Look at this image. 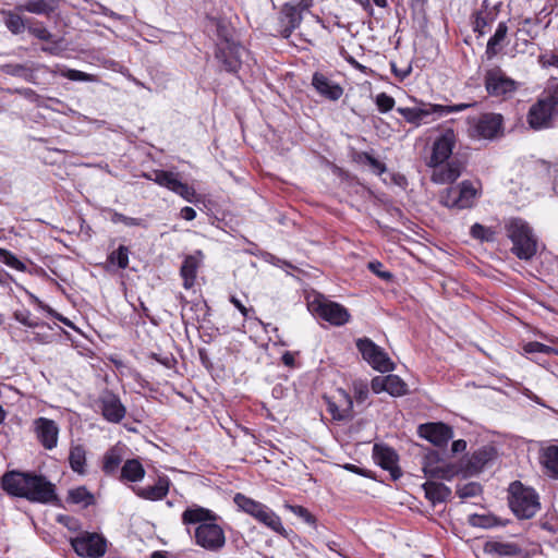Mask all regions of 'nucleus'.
Wrapping results in <instances>:
<instances>
[{
    "label": "nucleus",
    "mask_w": 558,
    "mask_h": 558,
    "mask_svg": "<svg viewBox=\"0 0 558 558\" xmlns=\"http://www.w3.org/2000/svg\"><path fill=\"white\" fill-rule=\"evenodd\" d=\"M553 114L554 111L546 106V102L538 99L529 110L527 123L534 130L548 128Z\"/></svg>",
    "instance_id": "obj_24"
},
{
    "label": "nucleus",
    "mask_w": 558,
    "mask_h": 558,
    "mask_svg": "<svg viewBox=\"0 0 558 558\" xmlns=\"http://www.w3.org/2000/svg\"><path fill=\"white\" fill-rule=\"evenodd\" d=\"M539 62L543 64V66L558 68V53H551L549 56H541Z\"/></svg>",
    "instance_id": "obj_58"
},
{
    "label": "nucleus",
    "mask_w": 558,
    "mask_h": 558,
    "mask_svg": "<svg viewBox=\"0 0 558 558\" xmlns=\"http://www.w3.org/2000/svg\"><path fill=\"white\" fill-rule=\"evenodd\" d=\"M39 69L49 70V68L44 64H36L34 66H27L26 64H19V63L4 64L1 70L4 74L22 77L26 82L35 84L36 77H35L34 72Z\"/></svg>",
    "instance_id": "obj_31"
},
{
    "label": "nucleus",
    "mask_w": 558,
    "mask_h": 558,
    "mask_svg": "<svg viewBox=\"0 0 558 558\" xmlns=\"http://www.w3.org/2000/svg\"><path fill=\"white\" fill-rule=\"evenodd\" d=\"M466 449V441L463 439L454 440L451 446L453 453L462 452Z\"/></svg>",
    "instance_id": "obj_62"
},
{
    "label": "nucleus",
    "mask_w": 558,
    "mask_h": 558,
    "mask_svg": "<svg viewBox=\"0 0 558 558\" xmlns=\"http://www.w3.org/2000/svg\"><path fill=\"white\" fill-rule=\"evenodd\" d=\"M245 52V49L239 43H234L231 44L229 48L225 49L223 58L218 56V48L216 49L215 54L226 71L235 73L242 64V57Z\"/></svg>",
    "instance_id": "obj_25"
},
{
    "label": "nucleus",
    "mask_w": 558,
    "mask_h": 558,
    "mask_svg": "<svg viewBox=\"0 0 558 558\" xmlns=\"http://www.w3.org/2000/svg\"><path fill=\"white\" fill-rule=\"evenodd\" d=\"M0 259L8 266L20 270L25 271L26 266L23 262H21L14 254H12L10 251L0 248Z\"/></svg>",
    "instance_id": "obj_47"
},
{
    "label": "nucleus",
    "mask_w": 558,
    "mask_h": 558,
    "mask_svg": "<svg viewBox=\"0 0 558 558\" xmlns=\"http://www.w3.org/2000/svg\"><path fill=\"white\" fill-rule=\"evenodd\" d=\"M16 318L24 326L32 327V328L38 326V323L33 320V319H31L28 316H19V315H16Z\"/></svg>",
    "instance_id": "obj_63"
},
{
    "label": "nucleus",
    "mask_w": 558,
    "mask_h": 558,
    "mask_svg": "<svg viewBox=\"0 0 558 558\" xmlns=\"http://www.w3.org/2000/svg\"><path fill=\"white\" fill-rule=\"evenodd\" d=\"M215 27H216V35H217V44L216 47H218V56L223 58V51L226 48H229L231 44L236 43L234 38V29L230 25L229 22L220 19H216L213 21Z\"/></svg>",
    "instance_id": "obj_27"
},
{
    "label": "nucleus",
    "mask_w": 558,
    "mask_h": 558,
    "mask_svg": "<svg viewBox=\"0 0 558 558\" xmlns=\"http://www.w3.org/2000/svg\"><path fill=\"white\" fill-rule=\"evenodd\" d=\"M492 550L501 556H513L518 553V548L515 545L499 542L492 544Z\"/></svg>",
    "instance_id": "obj_51"
},
{
    "label": "nucleus",
    "mask_w": 558,
    "mask_h": 558,
    "mask_svg": "<svg viewBox=\"0 0 558 558\" xmlns=\"http://www.w3.org/2000/svg\"><path fill=\"white\" fill-rule=\"evenodd\" d=\"M59 2L60 0H29L15 9L20 12L49 15L59 8Z\"/></svg>",
    "instance_id": "obj_30"
},
{
    "label": "nucleus",
    "mask_w": 558,
    "mask_h": 558,
    "mask_svg": "<svg viewBox=\"0 0 558 558\" xmlns=\"http://www.w3.org/2000/svg\"><path fill=\"white\" fill-rule=\"evenodd\" d=\"M541 463L546 470V474L558 480V446L551 445L542 450Z\"/></svg>",
    "instance_id": "obj_33"
},
{
    "label": "nucleus",
    "mask_w": 558,
    "mask_h": 558,
    "mask_svg": "<svg viewBox=\"0 0 558 558\" xmlns=\"http://www.w3.org/2000/svg\"><path fill=\"white\" fill-rule=\"evenodd\" d=\"M368 397V387L363 383L354 384V398L357 402L366 401Z\"/></svg>",
    "instance_id": "obj_56"
},
{
    "label": "nucleus",
    "mask_w": 558,
    "mask_h": 558,
    "mask_svg": "<svg viewBox=\"0 0 558 558\" xmlns=\"http://www.w3.org/2000/svg\"><path fill=\"white\" fill-rule=\"evenodd\" d=\"M505 229L512 242L511 252L520 259L529 260L537 252V241L531 227L521 218H510Z\"/></svg>",
    "instance_id": "obj_2"
},
{
    "label": "nucleus",
    "mask_w": 558,
    "mask_h": 558,
    "mask_svg": "<svg viewBox=\"0 0 558 558\" xmlns=\"http://www.w3.org/2000/svg\"><path fill=\"white\" fill-rule=\"evenodd\" d=\"M129 254L130 250L124 245H120L108 255V263L116 265L120 269H125L129 266Z\"/></svg>",
    "instance_id": "obj_40"
},
{
    "label": "nucleus",
    "mask_w": 558,
    "mask_h": 558,
    "mask_svg": "<svg viewBox=\"0 0 558 558\" xmlns=\"http://www.w3.org/2000/svg\"><path fill=\"white\" fill-rule=\"evenodd\" d=\"M496 450L492 446H484L480 448L478 450L474 451L473 454L470 457L468 464H466V471L470 474H476L480 473L488 462H490L493 459H495Z\"/></svg>",
    "instance_id": "obj_28"
},
{
    "label": "nucleus",
    "mask_w": 558,
    "mask_h": 558,
    "mask_svg": "<svg viewBox=\"0 0 558 558\" xmlns=\"http://www.w3.org/2000/svg\"><path fill=\"white\" fill-rule=\"evenodd\" d=\"M470 234L473 239L480 240L481 242H494L496 240V232L494 229L481 223H474L471 227Z\"/></svg>",
    "instance_id": "obj_41"
},
{
    "label": "nucleus",
    "mask_w": 558,
    "mask_h": 558,
    "mask_svg": "<svg viewBox=\"0 0 558 558\" xmlns=\"http://www.w3.org/2000/svg\"><path fill=\"white\" fill-rule=\"evenodd\" d=\"M69 464L77 474L86 473V449L83 445H72L69 452Z\"/></svg>",
    "instance_id": "obj_35"
},
{
    "label": "nucleus",
    "mask_w": 558,
    "mask_h": 558,
    "mask_svg": "<svg viewBox=\"0 0 558 558\" xmlns=\"http://www.w3.org/2000/svg\"><path fill=\"white\" fill-rule=\"evenodd\" d=\"M313 4V0H300L299 2L292 4L293 7H298L300 10V13L302 14V11L308 10Z\"/></svg>",
    "instance_id": "obj_64"
},
{
    "label": "nucleus",
    "mask_w": 558,
    "mask_h": 558,
    "mask_svg": "<svg viewBox=\"0 0 558 558\" xmlns=\"http://www.w3.org/2000/svg\"><path fill=\"white\" fill-rule=\"evenodd\" d=\"M170 481L167 476H159L154 485L134 488L135 494L146 500H161L169 492Z\"/></svg>",
    "instance_id": "obj_26"
},
{
    "label": "nucleus",
    "mask_w": 558,
    "mask_h": 558,
    "mask_svg": "<svg viewBox=\"0 0 558 558\" xmlns=\"http://www.w3.org/2000/svg\"><path fill=\"white\" fill-rule=\"evenodd\" d=\"M181 218L184 220L191 221L196 217V211L192 207H183L180 211Z\"/></svg>",
    "instance_id": "obj_60"
},
{
    "label": "nucleus",
    "mask_w": 558,
    "mask_h": 558,
    "mask_svg": "<svg viewBox=\"0 0 558 558\" xmlns=\"http://www.w3.org/2000/svg\"><path fill=\"white\" fill-rule=\"evenodd\" d=\"M353 401L351 397L342 389L337 391V396L327 399V410L333 420L343 421L352 416Z\"/></svg>",
    "instance_id": "obj_18"
},
{
    "label": "nucleus",
    "mask_w": 558,
    "mask_h": 558,
    "mask_svg": "<svg viewBox=\"0 0 558 558\" xmlns=\"http://www.w3.org/2000/svg\"><path fill=\"white\" fill-rule=\"evenodd\" d=\"M286 508L289 509L294 514H296L298 517L302 518L305 522H307L310 524L315 523V518L306 508H304L302 506H292V505H287Z\"/></svg>",
    "instance_id": "obj_53"
},
{
    "label": "nucleus",
    "mask_w": 558,
    "mask_h": 558,
    "mask_svg": "<svg viewBox=\"0 0 558 558\" xmlns=\"http://www.w3.org/2000/svg\"><path fill=\"white\" fill-rule=\"evenodd\" d=\"M143 177L172 192L180 181L178 173L159 169L153 170L149 173H144Z\"/></svg>",
    "instance_id": "obj_32"
},
{
    "label": "nucleus",
    "mask_w": 558,
    "mask_h": 558,
    "mask_svg": "<svg viewBox=\"0 0 558 558\" xmlns=\"http://www.w3.org/2000/svg\"><path fill=\"white\" fill-rule=\"evenodd\" d=\"M98 407L102 417L110 423H120L125 417V407L120 398L109 390H105L99 396Z\"/></svg>",
    "instance_id": "obj_13"
},
{
    "label": "nucleus",
    "mask_w": 558,
    "mask_h": 558,
    "mask_svg": "<svg viewBox=\"0 0 558 558\" xmlns=\"http://www.w3.org/2000/svg\"><path fill=\"white\" fill-rule=\"evenodd\" d=\"M49 72H51L52 74L59 73L61 76L66 77L71 81L94 82L96 80L95 75L74 69H62L60 71L49 70Z\"/></svg>",
    "instance_id": "obj_44"
},
{
    "label": "nucleus",
    "mask_w": 558,
    "mask_h": 558,
    "mask_svg": "<svg viewBox=\"0 0 558 558\" xmlns=\"http://www.w3.org/2000/svg\"><path fill=\"white\" fill-rule=\"evenodd\" d=\"M230 302L241 312V314L243 315V317H248V312L251 310H248L247 307H245L242 302L240 300H238L235 296H231L230 298Z\"/></svg>",
    "instance_id": "obj_59"
},
{
    "label": "nucleus",
    "mask_w": 558,
    "mask_h": 558,
    "mask_svg": "<svg viewBox=\"0 0 558 558\" xmlns=\"http://www.w3.org/2000/svg\"><path fill=\"white\" fill-rule=\"evenodd\" d=\"M477 190L472 182L463 181L458 186H451L439 194V202L448 208L464 209L473 206Z\"/></svg>",
    "instance_id": "obj_7"
},
{
    "label": "nucleus",
    "mask_w": 558,
    "mask_h": 558,
    "mask_svg": "<svg viewBox=\"0 0 558 558\" xmlns=\"http://www.w3.org/2000/svg\"><path fill=\"white\" fill-rule=\"evenodd\" d=\"M234 502L242 511L253 517L259 523L264 524L280 535L286 534V529L282 525L280 517L277 515L266 505L248 498L242 494H236L234 496Z\"/></svg>",
    "instance_id": "obj_4"
},
{
    "label": "nucleus",
    "mask_w": 558,
    "mask_h": 558,
    "mask_svg": "<svg viewBox=\"0 0 558 558\" xmlns=\"http://www.w3.org/2000/svg\"><path fill=\"white\" fill-rule=\"evenodd\" d=\"M469 124L472 137L493 140L501 132L502 117L497 113H483L469 119Z\"/></svg>",
    "instance_id": "obj_11"
},
{
    "label": "nucleus",
    "mask_w": 558,
    "mask_h": 558,
    "mask_svg": "<svg viewBox=\"0 0 558 558\" xmlns=\"http://www.w3.org/2000/svg\"><path fill=\"white\" fill-rule=\"evenodd\" d=\"M539 100L545 101L546 106L555 112L558 106V82L556 80L549 81L545 89V96Z\"/></svg>",
    "instance_id": "obj_45"
},
{
    "label": "nucleus",
    "mask_w": 558,
    "mask_h": 558,
    "mask_svg": "<svg viewBox=\"0 0 558 558\" xmlns=\"http://www.w3.org/2000/svg\"><path fill=\"white\" fill-rule=\"evenodd\" d=\"M74 551L84 558H100L107 551V539L96 532H81L71 538Z\"/></svg>",
    "instance_id": "obj_6"
},
{
    "label": "nucleus",
    "mask_w": 558,
    "mask_h": 558,
    "mask_svg": "<svg viewBox=\"0 0 558 558\" xmlns=\"http://www.w3.org/2000/svg\"><path fill=\"white\" fill-rule=\"evenodd\" d=\"M204 255L202 251H196L194 254L186 255L180 268V275L183 279L184 289H191L197 276V270L203 262Z\"/></svg>",
    "instance_id": "obj_22"
},
{
    "label": "nucleus",
    "mask_w": 558,
    "mask_h": 558,
    "mask_svg": "<svg viewBox=\"0 0 558 558\" xmlns=\"http://www.w3.org/2000/svg\"><path fill=\"white\" fill-rule=\"evenodd\" d=\"M485 87L490 96L508 97L515 92L517 82L496 68L486 72Z\"/></svg>",
    "instance_id": "obj_12"
},
{
    "label": "nucleus",
    "mask_w": 558,
    "mask_h": 558,
    "mask_svg": "<svg viewBox=\"0 0 558 558\" xmlns=\"http://www.w3.org/2000/svg\"><path fill=\"white\" fill-rule=\"evenodd\" d=\"M29 476L31 472H5L1 478V487L11 496L24 498Z\"/></svg>",
    "instance_id": "obj_17"
},
{
    "label": "nucleus",
    "mask_w": 558,
    "mask_h": 558,
    "mask_svg": "<svg viewBox=\"0 0 558 558\" xmlns=\"http://www.w3.org/2000/svg\"><path fill=\"white\" fill-rule=\"evenodd\" d=\"M507 33V24L505 22H500L496 28L495 34L489 38L487 43L486 54L488 58H493L498 53L500 45L505 40Z\"/></svg>",
    "instance_id": "obj_37"
},
{
    "label": "nucleus",
    "mask_w": 558,
    "mask_h": 558,
    "mask_svg": "<svg viewBox=\"0 0 558 558\" xmlns=\"http://www.w3.org/2000/svg\"><path fill=\"white\" fill-rule=\"evenodd\" d=\"M313 86L320 95L330 100H338L343 94V89L339 84H336L320 73L313 75Z\"/></svg>",
    "instance_id": "obj_29"
},
{
    "label": "nucleus",
    "mask_w": 558,
    "mask_h": 558,
    "mask_svg": "<svg viewBox=\"0 0 558 558\" xmlns=\"http://www.w3.org/2000/svg\"><path fill=\"white\" fill-rule=\"evenodd\" d=\"M280 34L283 38H289L293 31L298 28L302 22V14L298 7L292 3H286L279 14Z\"/></svg>",
    "instance_id": "obj_20"
},
{
    "label": "nucleus",
    "mask_w": 558,
    "mask_h": 558,
    "mask_svg": "<svg viewBox=\"0 0 558 558\" xmlns=\"http://www.w3.org/2000/svg\"><path fill=\"white\" fill-rule=\"evenodd\" d=\"M376 106L383 113L390 111L395 106V99L386 93L376 96Z\"/></svg>",
    "instance_id": "obj_49"
},
{
    "label": "nucleus",
    "mask_w": 558,
    "mask_h": 558,
    "mask_svg": "<svg viewBox=\"0 0 558 558\" xmlns=\"http://www.w3.org/2000/svg\"><path fill=\"white\" fill-rule=\"evenodd\" d=\"M357 161L362 163H367L377 174H383L386 171L385 163L374 158L368 153H360L357 155Z\"/></svg>",
    "instance_id": "obj_46"
},
{
    "label": "nucleus",
    "mask_w": 558,
    "mask_h": 558,
    "mask_svg": "<svg viewBox=\"0 0 558 558\" xmlns=\"http://www.w3.org/2000/svg\"><path fill=\"white\" fill-rule=\"evenodd\" d=\"M25 499L32 502L50 504L58 499L56 486L44 475L31 473Z\"/></svg>",
    "instance_id": "obj_10"
},
{
    "label": "nucleus",
    "mask_w": 558,
    "mask_h": 558,
    "mask_svg": "<svg viewBox=\"0 0 558 558\" xmlns=\"http://www.w3.org/2000/svg\"><path fill=\"white\" fill-rule=\"evenodd\" d=\"M433 168L432 181L436 184H449L454 182L461 175V163L458 161H450L439 163L437 166H429Z\"/></svg>",
    "instance_id": "obj_23"
},
{
    "label": "nucleus",
    "mask_w": 558,
    "mask_h": 558,
    "mask_svg": "<svg viewBox=\"0 0 558 558\" xmlns=\"http://www.w3.org/2000/svg\"><path fill=\"white\" fill-rule=\"evenodd\" d=\"M481 492V486L476 483H469L458 489L461 498L474 497Z\"/></svg>",
    "instance_id": "obj_54"
},
{
    "label": "nucleus",
    "mask_w": 558,
    "mask_h": 558,
    "mask_svg": "<svg viewBox=\"0 0 558 558\" xmlns=\"http://www.w3.org/2000/svg\"><path fill=\"white\" fill-rule=\"evenodd\" d=\"M122 462V452L118 447L110 448L104 456L102 471L113 474Z\"/></svg>",
    "instance_id": "obj_39"
},
{
    "label": "nucleus",
    "mask_w": 558,
    "mask_h": 558,
    "mask_svg": "<svg viewBox=\"0 0 558 558\" xmlns=\"http://www.w3.org/2000/svg\"><path fill=\"white\" fill-rule=\"evenodd\" d=\"M181 520L187 526L186 531L189 534H191L189 526L197 524L194 530V541L199 547L209 551H218L225 546V532L216 523L217 514L211 510L198 505H192L182 512Z\"/></svg>",
    "instance_id": "obj_1"
},
{
    "label": "nucleus",
    "mask_w": 558,
    "mask_h": 558,
    "mask_svg": "<svg viewBox=\"0 0 558 558\" xmlns=\"http://www.w3.org/2000/svg\"><path fill=\"white\" fill-rule=\"evenodd\" d=\"M4 15H5V20H4L5 26L8 27V29L11 33L17 35V34H21L22 32H24L25 22L21 15L16 14L12 11L4 12Z\"/></svg>",
    "instance_id": "obj_43"
},
{
    "label": "nucleus",
    "mask_w": 558,
    "mask_h": 558,
    "mask_svg": "<svg viewBox=\"0 0 558 558\" xmlns=\"http://www.w3.org/2000/svg\"><path fill=\"white\" fill-rule=\"evenodd\" d=\"M28 32L40 40L49 41L52 38L51 33L44 26L28 27Z\"/></svg>",
    "instance_id": "obj_55"
},
{
    "label": "nucleus",
    "mask_w": 558,
    "mask_h": 558,
    "mask_svg": "<svg viewBox=\"0 0 558 558\" xmlns=\"http://www.w3.org/2000/svg\"><path fill=\"white\" fill-rule=\"evenodd\" d=\"M418 434L437 447L446 446L453 437L452 428L441 422L420 425Z\"/></svg>",
    "instance_id": "obj_16"
},
{
    "label": "nucleus",
    "mask_w": 558,
    "mask_h": 558,
    "mask_svg": "<svg viewBox=\"0 0 558 558\" xmlns=\"http://www.w3.org/2000/svg\"><path fill=\"white\" fill-rule=\"evenodd\" d=\"M509 506L519 519H530L539 510L538 495L521 482H513L509 487Z\"/></svg>",
    "instance_id": "obj_3"
},
{
    "label": "nucleus",
    "mask_w": 558,
    "mask_h": 558,
    "mask_svg": "<svg viewBox=\"0 0 558 558\" xmlns=\"http://www.w3.org/2000/svg\"><path fill=\"white\" fill-rule=\"evenodd\" d=\"M308 310L317 317L335 326H342L350 319V314L344 306L320 295L308 303Z\"/></svg>",
    "instance_id": "obj_8"
},
{
    "label": "nucleus",
    "mask_w": 558,
    "mask_h": 558,
    "mask_svg": "<svg viewBox=\"0 0 558 558\" xmlns=\"http://www.w3.org/2000/svg\"><path fill=\"white\" fill-rule=\"evenodd\" d=\"M356 348L363 359L376 371L386 373L393 369V363L388 354L368 338L356 340Z\"/></svg>",
    "instance_id": "obj_9"
},
{
    "label": "nucleus",
    "mask_w": 558,
    "mask_h": 558,
    "mask_svg": "<svg viewBox=\"0 0 558 558\" xmlns=\"http://www.w3.org/2000/svg\"><path fill=\"white\" fill-rule=\"evenodd\" d=\"M426 498L433 504L444 502L451 495L450 488L445 484L428 481L423 484Z\"/></svg>",
    "instance_id": "obj_34"
},
{
    "label": "nucleus",
    "mask_w": 558,
    "mask_h": 558,
    "mask_svg": "<svg viewBox=\"0 0 558 558\" xmlns=\"http://www.w3.org/2000/svg\"><path fill=\"white\" fill-rule=\"evenodd\" d=\"M145 476L142 463L136 459L126 460L121 469V478L130 482H138Z\"/></svg>",
    "instance_id": "obj_36"
},
{
    "label": "nucleus",
    "mask_w": 558,
    "mask_h": 558,
    "mask_svg": "<svg viewBox=\"0 0 558 558\" xmlns=\"http://www.w3.org/2000/svg\"><path fill=\"white\" fill-rule=\"evenodd\" d=\"M173 193L180 195L182 198H184L189 203H193L196 199V192L194 187L190 186L186 183H183L179 181L177 184Z\"/></svg>",
    "instance_id": "obj_48"
},
{
    "label": "nucleus",
    "mask_w": 558,
    "mask_h": 558,
    "mask_svg": "<svg viewBox=\"0 0 558 558\" xmlns=\"http://www.w3.org/2000/svg\"><path fill=\"white\" fill-rule=\"evenodd\" d=\"M383 264L379 262H371L368 268L381 279H390L392 276L389 271L381 270Z\"/></svg>",
    "instance_id": "obj_57"
},
{
    "label": "nucleus",
    "mask_w": 558,
    "mask_h": 558,
    "mask_svg": "<svg viewBox=\"0 0 558 558\" xmlns=\"http://www.w3.org/2000/svg\"><path fill=\"white\" fill-rule=\"evenodd\" d=\"M373 457L375 462L383 469L389 471L396 480L400 476L399 469L397 468V453L390 447L376 444L373 448Z\"/></svg>",
    "instance_id": "obj_21"
},
{
    "label": "nucleus",
    "mask_w": 558,
    "mask_h": 558,
    "mask_svg": "<svg viewBox=\"0 0 558 558\" xmlns=\"http://www.w3.org/2000/svg\"><path fill=\"white\" fill-rule=\"evenodd\" d=\"M454 146L456 134L451 129H448L435 140L427 166L445 163L451 156Z\"/></svg>",
    "instance_id": "obj_14"
},
{
    "label": "nucleus",
    "mask_w": 558,
    "mask_h": 558,
    "mask_svg": "<svg viewBox=\"0 0 558 558\" xmlns=\"http://www.w3.org/2000/svg\"><path fill=\"white\" fill-rule=\"evenodd\" d=\"M371 386L375 393L386 391L393 397H401L408 391L407 384L397 375L376 376Z\"/></svg>",
    "instance_id": "obj_19"
},
{
    "label": "nucleus",
    "mask_w": 558,
    "mask_h": 558,
    "mask_svg": "<svg viewBox=\"0 0 558 558\" xmlns=\"http://www.w3.org/2000/svg\"><path fill=\"white\" fill-rule=\"evenodd\" d=\"M423 471L426 476L442 480H449L454 474V471L449 465L445 463L437 464L430 461V459L424 464Z\"/></svg>",
    "instance_id": "obj_38"
},
{
    "label": "nucleus",
    "mask_w": 558,
    "mask_h": 558,
    "mask_svg": "<svg viewBox=\"0 0 558 558\" xmlns=\"http://www.w3.org/2000/svg\"><path fill=\"white\" fill-rule=\"evenodd\" d=\"M523 350L525 353H544V354H549L554 351L553 348H550L546 344H543L541 342H537V341L527 342L526 344H524Z\"/></svg>",
    "instance_id": "obj_52"
},
{
    "label": "nucleus",
    "mask_w": 558,
    "mask_h": 558,
    "mask_svg": "<svg viewBox=\"0 0 558 558\" xmlns=\"http://www.w3.org/2000/svg\"><path fill=\"white\" fill-rule=\"evenodd\" d=\"M470 106L471 105L469 104H459L453 106L423 105L413 108L399 107L397 111L405 119L407 122L414 125H420L422 123H428V118L433 114L446 116L452 112L462 111Z\"/></svg>",
    "instance_id": "obj_5"
},
{
    "label": "nucleus",
    "mask_w": 558,
    "mask_h": 558,
    "mask_svg": "<svg viewBox=\"0 0 558 558\" xmlns=\"http://www.w3.org/2000/svg\"><path fill=\"white\" fill-rule=\"evenodd\" d=\"M33 426L37 440L45 449L52 450L57 447L59 426L53 420L38 417L34 421Z\"/></svg>",
    "instance_id": "obj_15"
},
{
    "label": "nucleus",
    "mask_w": 558,
    "mask_h": 558,
    "mask_svg": "<svg viewBox=\"0 0 558 558\" xmlns=\"http://www.w3.org/2000/svg\"><path fill=\"white\" fill-rule=\"evenodd\" d=\"M69 499L76 505L87 507L94 502V496L85 488L77 487L69 492Z\"/></svg>",
    "instance_id": "obj_42"
},
{
    "label": "nucleus",
    "mask_w": 558,
    "mask_h": 558,
    "mask_svg": "<svg viewBox=\"0 0 558 558\" xmlns=\"http://www.w3.org/2000/svg\"><path fill=\"white\" fill-rule=\"evenodd\" d=\"M111 221L113 223H123L128 227L142 226V222H143V220L140 218L128 217V216L117 213V211L112 213Z\"/></svg>",
    "instance_id": "obj_50"
},
{
    "label": "nucleus",
    "mask_w": 558,
    "mask_h": 558,
    "mask_svg": "<svg viewBox=\"0 0 558 558\" xmlns=\"http://www.w3.org/2000/svg\"><path fill=\"white\" fill-rule=\"evenodd\" d=\"M43 308L46 310L51 316L56 317L58 320L62 322L63 324L71 326V322L63 317L61 314L57 313L53 308H51L48 305H43Z\"/></svg>",
    "instance_id": "obj_61"
}]
</instances>
